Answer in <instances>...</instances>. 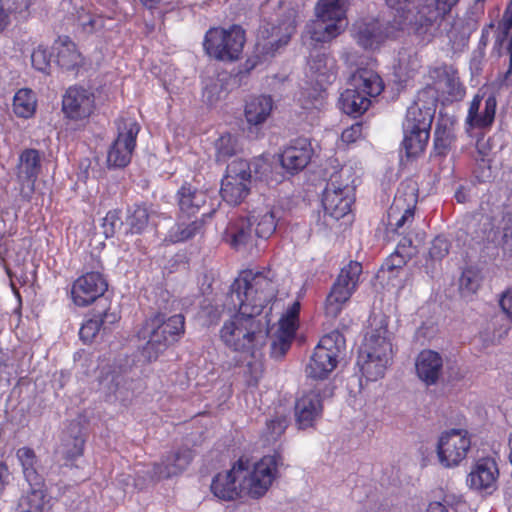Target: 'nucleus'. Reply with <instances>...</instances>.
<instances>
[{"mask_svg": "<svg viewBox=\"0 0 512 512\" xmlns=\"http://www.w3.org/2000/svg\"><path fill=\"white\" fill-rule=\"evenodd\" d=\"M175 198L180 217L195 216L206 203V194L186 181L177 190Z\"/></svg>", "mask_w": 512, "mask_h": 512, "instance_id": "27", "label": "nucleus"}, {"mask_svg": "<svg viewBox=\"0 0 512 512\" xmlns=\"http://www.w3.org/2000/svg\"><path fill=\"white\" fill-rule=\"evenodd\" d=\"M55 62L65 71H76L83 64V57L69 36H59L54 44Z\"/></svg>", "mask_w": 512, "mask_h": 512, "instance_id": "26", "label": "nucleus"}, {"mask_svg": "<svg viewBox=\"0 0 512 512\" xmlns=\"http://www.w3.org/2000/svg\"><path fill=\"white\" fill-rule=\"evenodd\" d=\"M471 448V436L465 429H450L441 433L437 447L439 463L445 468H454L466 459Z\"/></svg>", "mask_w": 512, "mask_h": 512, "instance_id": "17", "label": "nucleus"}, {"mask_svg": "<svg viewBox=\"0 0 512 512\" xmlns=\"http://www.w3.org/2000/svg\"><path fill=\"white\" fill-rule=\"evenodd\" d=\"M51 54L48 49L42 45L35 48L31 54L32 66L45 74H49Z\"/></svg>", "mask_w": 512, "mask_h": 512, "instance_id": "47", "label": "nucleus"}, {"mask_svg": "<svg viewBox=\"0 0 512 512\" xmlns=\"http://www.w3.org/2000/svg\"><path fill=\"white\" fill-rule=\"evenodd\" d=\"M315 12L316 20L306 27L311 41L327 43L344 31L347 25L344 0H319Z\"/></svg>", "mask_w": 512, "mask_h": 512, "instance_id": "8", "label": "nucleus"}, {"mask_svg": "<svg viewBox=\"0 0 512 512\" xmlns=\"http://www.w3.org/2000/svg\"><path fill=\"white\" fill-rule=\"evenodd\" d=\"M350 169L342 168L332 174L322 194V206L325 214L339 220L345 217L354 203V179Z\"/></svg>", "mask_w": 512, "mask_h": 512, "instance_id": "9", "label": "nucleus"}, {"mask_svg": "<svg viewBox=\"0 0 512 512\" xmlns=\"http://www.w3.org/2000/svg\"><path fill=\"white\" fill-rule=\"evenodd\" d=\"M102 327V320L96 313L90 314L82 323L79 337L85 344L92 343Z\"/></svg>", "mask_w": 512, "mask_h": 512, "instance_id": "44", "label": "nucleus"}, {"mask_svg": "<svg viewBox=\"0 0 512 512\" xmlns=\"http://www.w3.org/2000/svg\"><path fill=\"white\" fill-rule=\"evenodd\" d=\"M418 197L419 187L417 182L407 179L399 184L387 212V225L393 232L400 234L405 228L412 225Z\"/></svg>", "mask_w": 512, "mask_h": 512, "instance_id": "12", "label": "nucleus"}, {"mask_svg": "<svg viewBox=\"0 0 512 512\" xmlns=\"http://www.w3.org/2000/svg\"><path fill=\"white\" fill-rule=\"evenodd\" d=\"M502 229L503 234L501 237L502 240V247L504 251L509 252L512 254V218H508V221L505 225H503L500 230Z\"/></svg>", "mask_w": 512, "mask_h": 512, "instance_id": "59", "label": "nucleus"}, {"mask_svg": "<svg viewBox=\"0 0 512 512\" xmlns=\"http://www.w3.org/2000/svg\"><path fill=\"white\" fill-rule=\"evenodd\" d=\"M283 464L279 452L265 455L253 465L240 457L230 470L217 473L210 485L212 494L222 501H234L246 493L253 499L263 497L278 477V468Z\"/></svg>", "mask_w": 512, "mask_h": 512, "instance_id": "2", "label": "nucleus"}, {"mask_svg": "<svg viewBox=\"0 0 512 512\" xmlns=\"http://www.w3.org/2000/svg\"><path fill=\"white\" fill-rule=\"evenodd\" d=\"M490 139L486 141L478 140L476 143L477 155L475 157L476 162L484 163L485 169L479 172L478 170L475 172V178L480 183H485L490 180L492 176L491 171V144Z\"/></svg>", "mask_w": 512, "mask_h": 512, "instance_id": "41", "label": "nucleus"}, {"mask_svg": "<svg viewBox=\"0 0 512 512\" xmlns=\"http://www.w3.org/2000/svg\"><path fill=\"white\" fill-rule=\"evenodd\" d=\"M118 376L115 374H107L105 377L99 378V385L105 389L107 396L114 394L118 388Z\"/></svg>", "mask_w": 512, "mask_h": 512, "instance_id": "58", "label": "nucleus"}, {"mask_svg": "<svg viewBox=\"0 0 512 512\" xmlns=\"http://www.w3.org/2000/svg\"><path fill=\"white\" fill-rule=\"evenodd\" d=\"M363 125L360 122L352 124L350 127L343 130L341 140L346 144L355 143L362 137Z\"/></svg>", "mask_w": 512, "mask_h": 512, "instance_id": "53", "label": "nucleus"}, {"mask_svg": "<svg viewBox=\"0 0 512 512\" xmlns=\"http://www.w3.org/2000/svg\"><path fill=\"white\" fill-rule=\"evenodd\" d=\"M85 440L81 437H75L73 439L72 448L68 449L65 454L66 461L74 462L84 453Z\"/></svg>", "mask_w": 512, "mask_h": 512, "instance_id": "54", "label": "nucleus"}, {"mask_svg": "<svg viewBox=\"0 0 512 512\" xmlns=\"http://www.w3.org/2000/svg\"><path fill=\"white\" fill-rule=\"evenodd\" d=\"M16 457L21 465L25 480L29 485H44V478L39 473V460L35 451L27 446L16 451Z\"/></svg>", "mask_w": 512, "mask_h": 512, "instance_id": "33", "label": "nucleus"}, {"mask_svg": "<svg viewBox=\"0 0 512 512\" xmlns=\"http://www.w3.org/2000/svg\"><path fill=\"white\" fill-rule=\"evenodd\" d=\"M223 239L235 250L245 247L252 239L250 219L239 217L231 220L224 231Z\"/></svg>", "mask_w": 512, "mask_h": 512, "instance_id": "32", "label": "nucleus"}, {"mask_svg": "<svg viewBox=\"0 0 512 512\" xmlns=\"http://www.w3.org/2000/svg\"><path fill=\"white\" fill-rule=\"evenodd\" d=\"M418 378L427 386L438 383L443 373V358L440 353L431 349L419 352L415 360Z\"/></svg>", "mask_w": 512, "mask_h": 512, "instance_id": "25", "label": "nucleus"}, {"mask_svg": "<svg viewBox=\"0 0 512 512\" xmlns=\"http://www.w3.org/2000/svg\"><path fill=\"white\" fill-rule=\"evenodd\" d=\"M107 289L108 282L102 273L86 272L73 281L70 297L75 306L88 307L101 298Z\"/></svg>", "mask_w": 512, "mask_h": 512, "instance_id": "19", "label": "nucleus"}, {"mask_svg": "<svg viewBox=\"0 0 512 512\" xmlns=\"http://www.w3.org/2000/svg\"><path fill=\"white\" fill-rule=\"evenodd\" d=\"M12 107L13 112L19 118L33 117L37 108L35 93L29 88L19 89L14 95Z\"/></svg>", "mask_w": 512, "mask_h": 512, "instance_id": "37", "label": "nucleus"}, {"mask_svg": "<svg viewBox=\"0 0 512 512\" xmlns=\"http://www.w3.org/2000/svg\"><path fill=\"white\" fill-rule=\"evenodd\" d=\"M361 273L362 264L353 260L340 270L324 302L327 317L335 319L340 315L344 305L357 290Z\"/></svg>", "mask_w": 512, "mask_h": 512, "instance_id": "10", "label": "nucleus"}, {"mask_svg": "<svg viewBox=\"0 0 512 512\" xmlns=\"http://www.w3.org/2000/svg\"><path fill=\"white\" fill-rule=\"evenodd\" d=\"M186 332L183 314L167 316L157 311L147 316L136 330V337L146 341L142 355L148 362L156 361L166 350L181 341Z\"/></svg>", "mask_w": 512, "mask_h": 512, "instance_id": "4", "label": "nucleus"}, {"mask_svg": "<svg viewBox=\"0 0 512 512\" xmlns=\"http://www.w3.org/2000/svg\"><path fill=\"white\" fill-rule=\"evenodd\" d=\"M455 140L454 122L450 119H439L434 129L433 147L429 155L430 159L439 158L443 160L446 158Z\"/></svg>", "mask_w": 512, "mask_h": 512, "instance_id": "29", "label": "nucleus"}, {"mask_svg": "<svg viewBox=\"0 0 512 512\" xmlns=\"http://www.w3.org/2000/svg\"><path fill=\"white\" fill-rule=\"evenodd\" d=\"M293 340V338L276 333L275 339L271 344V356L276 359L283 358L290 349Z\"/></svg>", "mask_w": 512, "mask_h": 512, "instance_id": "50", "label": "nucleus"}, {"mask_svg": "<svg viewBox=\"0 0 512 512\" xmlns=\"http://www.w3.org/2000/svg\"><path fill=\"white\" fill-rule=\"evenodd\" d=\"M10 471L5 462H0V496L9 484Z\"/></svg>", "mask_w": 512, "mask_h": 512, "instance_id": "62", "label": "nucleus"}, {"mask_svg": "<svg viewBox=\"0 0 512 512\" xmlns=\"http://www.w3.org/2000/svg\"><path fill=\"white\" fill-rule=\"evenodd\" d=\"M194 452L188 447H181L165 455L160 462L152 466L150 478L153 481L169 479L182 474L191 464Z\"/></svg>", "mask_w": 512, "mask_h": 512, "instance_id": "21", "label": "nucleus"}, {"mask_svg": "<svg viewBox=\"0 0 512 512\" xmlns=\"http://www.w3.org/2000/svg\"><path fill=\"white\" fill-rule=\"evenodd\" d=\"M120 224H122L121 211L119 209L109 210L103 218L102 223L106 236H113L115 234L116 227Z\"/></svg>", "mask_w": 512, "mask_h": 512, "instance_id": "51", "label": "nucleus"}, {"mask_svg": "<svg viewBox=\"0 0 512 512\" xmlns=\"http://www.w3.org/2000/svg\"><path fill=\"white\" fill-rule=\"evenodd\" d=\"M277 294L278 283L270 268L241 270L228 291V300L237 312L224 322L219 332L225 346L254 355L269 333V321L262 315L263 311Z\"/></svg>", "mask_w": 512, "mask_h": 512, "instance_id": "1", "label": "nucleus"}, {"mask_svg": "<svg viewBox=\"0 0 512 512\" xmlns=\"http://www.w3.org/2000/svg\"><path fill=\"white\" fill-rule=\"evenodd\" d=\"M450 243L442 236H437L433 239L431 247L429 248V256L433 260H442L448 255Z\"/></svg>", "mask_w": 512, "mask_h": 512, "instance_id": "49", "label": "nucleus"}, {"mask_svg": "<svg viewBox=\"0 0 512 512\" xmlns=\"http://www.w3.org/2000/svg\"><path fill=\"white\" fill-rule=\"evenodd\" d=\"M499 476V467L495 458L485 456L474 462L467 475L466 483L473 491L491 495L497 489Z\"/></svg>", "mask_w": 512, "mask_h": 512, "instance_id": "20", "label": "nucleus"}, {"mask_svg": "<svg viewBox=\"0 0 512 512\" xmlns=\"http://www.w3.org/2000/svg\"><path fill=\"white\" fill-rule=\"evenodd\" d=\"M216 161L217 162H226L230 159L236 152V140L230 135H222L216 141Z\"/></svg>", "mask_w": 512, "mask_h": 512, "instance_id": "45", "label": "nucleus"}, {"mask_svg": "<svg viewBox=\"0 0 512 512\" xmlns=\"http://www.w3.org/2000/svg\"><path fill=\"white\" fill-rule=\"evenodd\" d=\"M483 97L479 94H476L468 109V115H467V122L474 128H476V121L479 119L481 113H479L480 105L482 102Z\"/></svg>", "mask_w": 512, "mask_h": 512, "instance_id": "55", "label": "nucleus"}, {"mask_svg": "<svg viewBox=\"0 0 512 512\" xmlns=\"http://www.w3.org/2000/svg\"><path fill=\"white\" fill-rule=\"evenodd\" d=\"M392 359V344L385 337L372 335L360 351L358 364L368 381H377L385 374Z\"/></svg>", "mask_w": 512, "mask_h": 512, "instance_id": "15", "label": "nucleus"}, {"mask_svg": "<svg viewBox=\"0 0 512 512\" xmlns=\"http://www.w3.org/2000/svg\"><path fill=\"white\" fill-rule=\"evenodd\" d=\"M392 12L393 18L390 23V27H386V30L383 31L381 29V24L378 20L374 19L370 22L360 24L357 29V41L364 48H372L374 46L382 43L386 38L392 35V32L389 30L390 28L395 30H412L416 34H425L428 30L435 24L433 23L431 26L418 31L412 25L400 26L395 21V11L389 7Z\"/></svg>", "mask_w": 512, "mask_h": 512, "instance_id": "22", "label": "nucleus"}, {"mask_svg": "<svg viewBox=\"0 0 512 512\" xmlns=\"http://www.w3.org/2000/svg\"><path fill=\"white\" fill-rule=\"evenodd\" d=\"M96 110V96L90 88L69 86L62 97V112L72 121H84Z\"/></svg>", "mask_w": 512, "mask_h": 512, "instance_id": "18", "label": "nucleus"}, {"mask_svg": "<svg viewBox=\"0 0 512 512\" xmlns=\"http://www.w3.org/2000/svg\"><path fill=\"white\" fill-rule=\"evenodd\" d=\"M395 250L398 252H402V253H409L410 257H412L414 254V251H415V247L413 246L412 239H410L408 237H403L397 244V247Z\"/></svg>", "mask_w": 512, "mask_h": 512, "instance_id": "63", "label": "nucleus"}, {"mask_svg": "<svg viewBox=\"0 0 512 512\" xmlns=\"http://www.w3.org/2000/svg\"><path fill=\"white\" fill-rule=\"evenodd\" d=\"M96 315L102 320V327L105 325H113L120 320V315L117 312L111 311L110 306L105 307L101 312Z\"/></svg>", "mask_w": 512, "mask_h": 512, "instance_id": "60", "label": "nucleus"}, {"mask_svg": "<svg viewBox=\"0 0 512 512\" xmlns=\"http://www.w3.org/2000/svg\"><path fill=\"white\" fill-rule=\"evenodd\" d=\"M0 4L4 5V8L7 10L9 14H25L30 5V0H0Z\"/></svg>", "mask_w": 512, "mask_h": 512, "instance_id": "52", "label": "nucleus"}, {"mask_svg": "<svg viewBox=\"0 0 512 512\" xmlns=\"http://www.w3.org/2000/svg\"><path fill=\"white\" fill-rule=\"evenodd\" d=\"M115 124L117 137L108 149L107 164L113 168H125L131 162L141 128L139 123L130 117H121Z\"/></svg>", "mask_w": 512, "mask_h": 512, "instance_id": "14", "label": "nucleus"}, {"mask_svg": "<svg viewBox=\"0 0 512 512\" xmlns=\"http://www.w3.org/2000/svg\"><path fill=\"white\" fill-rule=\"evenodd\" d=\"M437 104V90L432 86H426L418 91L414 101L407 108L402 122L401 144L407 158H417L426 150Z\"/></svg>", "mask_w": 512, "mask_h": 512, "instance_id": "3", "label": "nucleus"}, {"mask_svg": "<svg viewBox=\"0 0 512 512\" xmlns=\"http://www.w3.org/2000/svg\"><path fill=\"white\" fill-rule=\"evenodd\" d=\"M499 305L506 317L512 321V288L506 289L501 294Z\"/></svg>", "mask_w": 512, "mask_h": 512, "instance_id": "57", "label": "nucleus"}, {"mask_svg": "<svg viewBox=\"0 0 512 512\" xmlns=\"http://www.w3.org/2000/svg\"><path fill=\"white\" fill-rule=\"evenodd\" d=\"M323 412L322 390L318 387L304 393L295 404L296 423L300 429L313 427Z\"/></svg>", "mask_w": 512, "mask_h": 512, "instance_id": "24", "label": "nucleus"}, {"mask_svg": "<svg viewBox=\"0 0 512 512\" xmlns=\"http://www.w3.org/2000/svg\"><path fill=\"white\" fill-rule=\"evenodd\" d=\"M411 259L409 253L394 251L382 265L383 271L394 272L403 268L408 260Z\"/></svg>", "mask_w": 512, "mask_h": 512, "instance_id": "48", "label": "nucleus"}, {"mask_svg": "<svg viewBox=\"0 0 512 512\" xmlns=\"http://www.w3.org/2000/svg\"><path fill=\"white\" fill-rule=\"evenodd\" d=\"M299 10L291 8L287 15L277 24L263 21L259 26L256 37L255 50L237 68L236 77L242 81L249 76L258 65L275 56L276 52L286 46L292 35L296 32Z\"/></svg>", "mask_w": 512, "mask_h": 512, "instance_id": "5", "label": "nucleus"}, {"mask_svg": "<svg viewBox=\"0 0 512 512\" xmlns=\"http://www.w3.org/2000/svg\"><path fill=\"white\" fill-rule=\"evenodd\" d=\"M249 219L251 226H255V234L258 238L268 239L274 234L278 218L273 209L265 207L254 210Z\"/></svg>", "mask_w": 512, "mask_h": 512, "instance_id": "35", "label": "nucleus"}, {"mask_svg": "<svg viewBox=\"0 0 512 512\" xmlns=\"http://www.w3.org/2000/svg\"><path fill=\"white\" fill-rule=\"evenodd\" d=\"M340 107L342 111L354 117L362 115L368 110L371 100L366 95L359 93V90L346 89L340 96Z\"/></svg>", "mask_w": 512, "mask_h": 512, "instance_id": "36", "label": "nucleus"}, {"mask_svg": "<svg viewBox=\"0 0 512 512\" xmlns=\"http://www.w3.org/2000/svg\"><path fill=\"white\" fill-rule=\"evenodd\" d=\"M251 178L249 162L244 159L233 160L227 165L221 182L222 199L233 206L241 204L250 193Z\"/></svg>", "mask_w": 512, "mask_h": 512, "instance_id": "16", "label": "nucleus"}, {"mask_svg": "<svg viewBox=\"0 0 512 512\" xmlns=\"http://www.w3.org/2000/svg\"><path fill=\"white\" fill-rule=\"evenodd\" d=\"M300 302H293L286 310V313L282 316L283 319L291 320L299 323V314H300Z\"/></svg>", "mask_w": 512, "mask_h": 512, "instance_id": "61", "label": "nucleus"}, {"mask_svg": "<svg viewBox=\"0 0 512 512\" xmlns=\"http://www.w3.org/2000/svg\"><path fill=\"white\" fill-rule=\"evenodd\" d=\"M41 172V155L37 149L26 148L19 155L17 165V178L21 183H26L34 188Z\"/></svg>", "mask_w": 512, "mask_h": 512, "instance_id": "30", "label": "nucleus"}, {"mask_svg": "<svg viewBox=\"0 0 512 512\" xmlns=\"http://www.w3.org/2000/svg\"><path fill=\"white\" fill-rule=\"evenodd\" d=\"M395 11L400 26L412 25L421 31L448 14L459 0H385Z\"/></svg>", "mask_w": 512, "mask_h": 512, "instance_id": "6", "label": "nucleus"}, {"mask_svg": "<svg viewBox=\"0 0 512 512\" xmlns=\"http://www.w3.org/2000/svg\"><path fill=\"white\" fill-rule=\"evenodd\" d=\"M272 108L271 96H253L246 102L244 115L250 125H260L270 116Z\"/></svg>", "mask_w": 512, "mask_h": 512, "instance_id": "34", "label": "nucleus"}, {"mask_svg": "<svg viewBox=\"0 0 512 512\" xmlns=\"http://www.w3.org/2000/svg\"><path fill=\"white\" fill-rule=\"evenodd\" d=\"M434 73L437 77H443L445 80V86L448 89V93L451 95H463L464 88L462 87L458 73L452 67L446 65L437 67L434 69Z\"/></svg>", "mask_w": 512, "mask_h": 512, "instance_id": "43", "label": "nucleus"}, {"mask_svg": "<svg viewBox=\"0 0 512 512\" xmlns=\"http://www.w3.org/2000/svg\"><path fill=\"white\" fill-rule=\"evenodd\" d=\"M204 222L195 220L191 223H178L169 229L164 241L169 244H177L194 238L203 230Z\"/></svg>", "mask_w": 512, "mask_h": 512, "instance_id": "38", "label": "nucleus"}, {"mask_svg": "<svg viewBox=\"0 0 512 512\" xmlns=\"http://www.w3.org/2000/svg\"><path fill=\"white\" fill-rule=\"evenodd\" d=\"M355 90L366 95L368 99L378 96L384 89L382 78L377 72L368 68H359L352 76Z\"/></svg>", "mask_w": 512, "mask_h": 512, "instance_id": "31", "label": "nucleus"}, {"mask_svg": "<svg viewBox=\"0 0 512 512\" xmlns=\"http://www.w3.org/2000/svg\"><path fill=\"white\" fill-rule=\"evenodd\" d=\"M298 327L299 323L281 318L279 320V328L277 334L294 339Z\"/></svg>", "mask_w": 512, "mask_h": 512, "instance_id": "56", "label": "nucleus"}, {"mask_svg": "<svg viewBox=\"0 0 512 512\" xmlns=\"http://www.w3.org/2000/svg\"><path fill=\"white\" fill-rule=\"evenodd\" d=\"M246 43V31L241 25L210 27L203 38V50L210 58L222 63L238 61Z\"/></svg>", "mask_w": 512, "mask_h": 512, "instance_id": "7", "label": "nucleus"}, {"mask_svg": "<svg viewBox=\"0 0 512 512\" xmlns=\"http://www.w3.org/2000/svg\"><path fill=\"white\" fill-rule=\"evenodd\" d=\"M497 100L494 95H489L485 99L484 111L476 121V128L485 129L490 127L495 119Z\"/></svg>", "mask_w": 512, "mask_h": 512, "instance_id": "46", "label": "nucleus"}, {"mask_svg": "<svg viewBox=\"0 0 512 512\" xmlns=\"http://www.w3.org/2000/svg\"><path fill=\"white\" fill-rule=\"evenodd\" d=\"M482 226V239L494 243L500 238V228L506 224L511 214L505 212L499 191H487L481 196L478 209L475 212Z\"/></svg>", "mask_w": 512, "mask_h": 512, "instance_id": "13", "label": "nucleus"}, {"mask_svg": "<svg viewBox=\"0 0 512 512\" xmlns=\"http://www.w3.org/2000/svg\"><path fill=\"white\" fill-rule=\"evenodd\" d=\"M288 417L286 415H276L267 420L266 427L262 433L265 442L271 443L277 441L288 427Z\"/></svg>", "mask_w": 512, "mask_h": 512, "instance_id": "42", "label": "nucleus"}, {"mask_svg": "<svg viewBox=\"0 0 512 512\" xmlns=\"http://www.w3.org/2000/svg\"><path fill=\"white\" fill-rule=\"evenodd\" d=\"M30 490L19 502L20 512H43L46 497L44 485H29Z\"/></svg>", "mask_w": 512, "mask_h": 512, "instance_id": "40", "label": "nucleus"}, {"mask_svg": "<svg viewBox=\"0 0 512 512\" xmlns=\"http://www.w3.org/2000/svg\"><path fill=\"white\" fill-rule=\"evenodd\" d=\"M308 66L321 86L332 84L337 77V62L330 53L320 51L311 53Z\"/></svg>", "mask_w": 512, "mask_h": 512, "instance_id": "28", "label": "nucleus"}, {"mask_svg": "<svg viewBox=\"0 0 512 512\" xmlns=\"http://www.w3.org/2000/svg\"><path fill=\"white\" fill-rule=\"evenodd\" d=\"M345 348V338L338 330L325 334L314 348L306 367L307 376L325 379L336 368L341 351Z\"/></svg>", "mask_w": 512, "mask_h": 512, "instance_id": "11", "label": "nucleus"}, {"mask_svg": "<svg viewBox=\"0 0 512 512\" xmlns=\"http://www.w3.org/2000/svg\"><path fill=\"white\" fill-rule=\"evenodd\" d=\"M454 198L457 203H466L470 200V191L467 187L460 185L455 191Z\"/></svg>", "mask_w": 512, "mask_h": 512, "instance_id": "64", "label": "nucleus"}, {"mask_svg": "<svg viewBox=\"0 0 512 512\" xmlns=\"http://www.w3.org/2000/svg\"><path fill=\"white\" fill-rule=\"evenodd\" d=\"M312 155L311 143L305 138H297L283 149L280 164L287 173L295 175L306 168Z\"/></svg>", "mask_w": 512, "mask_h": 512, "instance_id": "23", "label": "nucleus"}, {"mask_svg": "<svg viewBox=\"0 0 512 512\" xmlns=\"http://www.w3.org/2000/svg\"><path fill=\"white\" fill-rule=\"evenodd\" d=\"M150 213L145 203L134 204L128 208L126 215V225L128 233L142 234L148 226Z\"/></svg>", "mask_w": 512, "mask_h": 512, "instance_id": "39", "label": "nucleus"}]
</instances>
